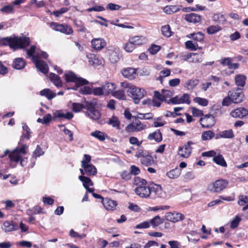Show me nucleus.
Wrapping results in <instances>:
<instances>
[{
    "mask_svg": "<svg viewBox=\"0 0 248 248\" xmlns=\"http://www.w3.org/2000/svg\"><path fill=\"white\" fill-rule=\"evenodd\" d=\"M1 43L4 45H9L10 48L16 50L19 48H23L28 46L30 43V40L27 37H7L2 38L1 40Z\"/></svg>",
    "mask_w": 248,
    "mask_h": 248,
    "instance_id": "obj_1",
    "label": "nucleus"
},
{
    "mask_svg": "<svg viewBox=\"0 0 248 248\" xmlns=\"http://www.w3.org/2000/svg\"><path fill=\"white\" fill-rule=\"evenodd\" d=\"M129 96L132 97L136 104H138L140 100L143 97L145 91L141 88H139L133 85L127 91Z\"/></svg>",
    "mask_w": 248,
    "mask_h": 248,
    "instance_id": "obj_2",
    "label": "nucleus"
},
{
    "mask_svg": "<svg viewBox=\"0 0 248 248\" xmlns=\"http://www.w3.org/2000/svg\"><path fill=\"white\" fill-rule=\"evenodd\" d=\"M65 80L66 82H74L78 86L86 85L88 81L82 78H78L71 71H68L64 74Z\"/></svg>",
    "mask_w": 248,
    "mask_h": 248,
    "instance_id": "obj_3",
    "label": "nucleus"
},
{
    "mask_svg": "<svg viewBox=\"0 0 248 248\" xmlns=\"http://www.w3.org/2000/svg\"><path fill=\"white\" fill-rule=\"evenodd\" d=\"M228 184L227 181L219 179L208 186L207 189L214 193L220 192L226 187Z\"/></svg>",
    "mask_w": 248,
    "mask_h": 248,
    "instance_id": "obj_4",
    "label": "nucleus"
},
{
    "mask_svg": "<svg viewBox=\"0 0 248 248\" xmlns=\"http://www.w3.org/2000/svg\"><path fill=\"white\" fill-rule=\"evenodd\" d=\"M229 96H231L232 102L235 104L242 102L245 97L242 89L239 87L229 91Z\"/></svg>",
    "mask_w": 248,
    "mask_h": 248,
    "instance_id": "obj_5",
    "label": "nucleus"
},
{
    "mask_svg": "<svg viewBox=\"0 0 248 248\" xmlns=\"http://www.w3.org/2000/svg\"><path fill=\"white\" fill-rule=\"evenodd\" d=\"M146 127V124H142L139 120L136 119L133 123L128 124L125 130L127 132H137L145 129Z\"/></svg>",
    "mask_w": 248,
    "mask_h": 248,
    "instance_id": "obj_6",
    "label": "nucleus"
},
{
    "mask_svg": "<svg viewBox=\"0 0 248 248\" xmlns=\"http://www.w3.org/2000/svg\"><path fill=\"white\" fill-rule=\"evenodd\" d=\"M50 26L55 31H60L65 34H71L73 32L72 27L67 24H60L52 22L50 23Z\"/></svg>",
    "mask_w": 248,
    "mask_h": 248,
    "instance_id": "obj_7",
    "label": "nucleus"
},
{
    "mask_svg": "<svg viewBox=\"0 0 248 248\" xmlns=\"http://www.w3.org/2000/svg\"><path fill=\"white\" fill-rule=\"evenodd\" d=\"M27 148V146L26 145H23L21 147L16 149L9 154V156L10 160L15 162H18L21 159L22 155L26 154V150Z\"/></svg>",
    "mask_w": 248,
    "mask_h": 248,
    "instance_id": "obj_8",
    "label": "nucleus"
},
{
    "mask_svg": "<svg viewBox=\"0 0 248 248\" xmlns=\"http://www.w3.org/2000/svg\"><path fill=\"white\" fill-rule=\"evenodd\" d=\"M168 103H171L173 104H179L186 103L189 104L190 101L189 100V95L187 93H184L182 96H176L169 100Z\"/></svg>",
    "mask_w": 248,
    "mask_h": 248,
    "instance_id": "obj_9",
    "label": "nucleus"
},
{
    "mask_svg": "<svg viewBox=\"0 0 248 248\" xmlns=\"http://www.w3.org/2000/svg\"><path fill=\"white\" fill-rule=\"evenodd\" d=\"M150 189L151 191L150 195L154 198H163L164 196V193L161 186L158 185L153 184L150 186Z\"/></svg>",
    "mask_w": 248,
    "mask_h": 248,
    "instance_id": "obj_10",
    "label": "nucleus"
},
{
    "mask_svg": "<svg viewBox=\"0 0 248 248\" xmlns=\"http://www.w3.org/2000/svg\"><path fill=\"white\" fill-rule=\"evenodd\" d=\"M193 144L191 141H188L186 144H185L183 147H180L178 151L179 155L181 157L187 158L191 153V145Z\"/></svg>",
    "mask_w": 248,
    "mask_h": 248,
    "instance_id": "obj_11",
    "label": "nucleus"
},
{
    "mask_svg": "<svg viewBox=\"0 0 248 248\" xmlns=\"http://www.w3.org/2000/svg\"><path fill=\"white\" fill-rule=\"evenodd\" d=\"M200 122L202 127L209 128L215 124V118L211 115H206L201 118Z\"/></svg>",
    "mask_w": 248,
    "mask_h": 248,
    "instance_id": "obj_12",
    "label": "nucleus"
},
{
    "mask_svg": "<svg viewBox=\"0 0 248 248\" xmlns=\"http://www.w3.org/2000/svg\"><path fill=\"white\" fill-rule=\"evenodd\" d=\"M33 62L39 71L44 74L48 72V67L46 62L40 60L37 57H33Z\"/></svg>",
    "mask_w": 248,
    "mask_h": 248,
    "instance_id": "obj_13",
    "label": "nucleus"
},
{
    "mask_svg": "<svg viewBox=\"0 0 248 248\" xmlns=\"http://www.w3.org/2000/svg\"><path fill=\"white\" fill-rule=\"evenodd\" d=\"M165 217L167 220L175 223L183 220L185 216L179 213L168 212L166 214Z\"/></svg>",
    "mask_w": 248,
    "mask_h": 248,
    "instance_id": "obj_14",
    "label": "nucleus"
},
{
    "mask_svg": "<svg viewBox=\"0 0 248 248\" xmlns=\"http://www.w3.org/2000/svg\"><path fill=\"white\" fill-rule=\"evenodd\" d=\"M150 186H139L135 190L136 193L141 198H148L151 194Z\"/></svg>",
    "mask_w": 248,
    "mask_h": 248,
    "instance_id": "obj_15",
    "label": "nucleus"
},
{
    "mask_svg": "<svg viewBox=\"0 0 248 248\" xmlns=\"http://www.w3.org/2000/svg\"><path fill=\"white\" fill-rule=\"evenodd\" d=\"M248 114V110L243 107L237 108L231 111V115L234 118H242Z\"/></svg>",
    "mask_w": 248,
    "mask_h": 248,
    "instance_id": "obj_16",
    "label": "nucleus"
},
{
    "mask_svg": "<svg viewBox=\"0 0 248 248\" xmlns=\"http://www.w3.org/2000/svg\"><path fill=\"white\" fill-rule=\"evenodd\" d=\"M78 179L83 183L84 187L89 192H93L94 191L93 188L89 187V186H92L93 185L91 179L83 175L79 176Z\"/></svg>",
    "mask_w": 248,
    "mask_h": 248,
    "instance_id": "obj_17",
    "label": "nucleus"
},
{
    "mask_svg": "<svg viewBox=\"0 0 248 248\" xmlns=\"http://www.w3.org/2000/svg\"><path fill=\"white\" fill-rule=\"evenodd\" d=\"M86 57L88 59L89 63L91 65L96 67L102 64V60L94 54L89 53L86 55Z\"/></svg>",
    "mask_w": 248,
    "mask_h": 248,
    "instance_id": "obj_18",
    "label": "nucleus"
},
{
    "mask_svg": "<svg viewBox=\"0 0 248 248\" xmlns=\"http://www.w3.org/2000/svg\"><path fill=\"white\" fill-rule=\"evenodd\" d=\"M54 118H58L61 119H65L71 120L74 116L72 113L70 112H64L63 110H57L53 113Z\"/></svg>",
    "mask_w": 248,
    "mask_h": 248,
    "instance_id": "obj_19",
    "label": "nucleus"
},
{
    "mask_svg": "<svg viewBox=\"0 0 248 248\" xmlns=\"http://www.w3.org/2000/svg\"><path fill=\"white\" fill-rule=\"evenodd\" d=\"M92 47L97 50H100L106 46V42L102 38H95L92 41Z\"/></svg>",
    "mask_w": 248,
    "mask_h": 248,
    "instance_id": "obj_20",
    "label": "nucleus"
},
{
    "mask_svg": "<svg viewBox=\"0 0 248 248\" xmlns=\"http://www.w3.org/2000/svg\"><path fill=\"white\" fill-rule=\"evenodd\" d=\"M220 63L223 66H227L229 69H235L238 67L239 64L232 62L231 58H224L221 60Z\"/></svg>",
    "mask_w": 248,
    "mask_h": 248,
    "instance_id": "obj_21",
    "label": "nucleus"
},
{
    "mask_svg": "<svg viewBox=\"0 0 248 248\" xmlns=\"http://www.w3.org/2000/svg\"><path fill=\"white\" fill-rule=\"evenodd\" d=\"M18 229V226L17 224L7 221H5L2 226V229L5 232L16 231Z\"/></svg>",
    "mask_w": 248,
    "mask_h": 248,
    "instance_id": "obj_22",
    "label": "nucleus"
},
{
    "mask_svg": "<svg viewBox=\"0 0 248 248\" xmlns=\"http://www.w3.org/2000/svg\"><path fill=\"white\" fill-rule=\"evenodd\" d=\"M102 202L104 207L107 210H113L117 205L116 201L108 198L103 199Z\"/></svg>",
    "mask_w": 248,
    "mask_h": 248,
    "instance_id": "obj_23",
    "label": "nucleus"
},
{
    "mask_svg": "<svg viewBox=\"0 0 248 248\" xmlns=\"http://www.w3.org/2000/svg\"><path fill=\"white\" fill-rule=\"evenodd\" d=\"M122 73L125 78L132 79L135 78L136 75V70L133 68H127L124 69L122 71Z\"/></svg>",
    "mask_w": 248,
    "mask_h": 248,
    "instance_id": "obj_24",
    "label": "nucleus"
},
{
    "mask_svg": "<svg viewBox=\"0 0 248 248\" xmlns=\"http://www.w3.org/2000/svg\"><path fill=\"white\" fill-rule=\"evenodd\" d=\"M185 19L188 22L196 23L199 22L201 20L200 15L195 13H190L185 16Z\"/></svg>",
    "mask_w": 248,
    "mask_h": 248,
    "instance_id": "obj_25",
    "label": "nucleus"
},
{
    "mask_svg": "<svg viewBox=\"0 0 248 248\" xmlns=\"http://www.w3.org/2000/svg\"><path fill=\"white\" fill-rule=\"evenodd\" d=\"M130 38L133 42L135 46L145 44L148 41L147 39L144 36H135Z\"/></svg>",
    "mask_w": 248,
    "mask_h": 248,
    "instance_id": "obj_26",
    "label": "nucleus"
},
{
    "mask_svg": "<svg viewBox=\"0 0 248 248\" xmlns=\"http://www.w3.org/2000/svg\"><path fill=\"white\" fill-rule=\"evenodd\" d=\"M234 137V134L232 129L224 130L220 132L216 136V139L219 138L232 139Z\"/></svg>",
    "mask_w": 248,
    "mask_h": 248,
    "instance_id": "obj_27",
    "label": "nucleus"
},
{
    "mask_svg": "<svg viewBox=\"0 0 248 248\" xmlns=\"http://www.w3.org/2000/svg\"><path fill=\"white\" fill-rule=\"evenodd\" d=\"M191 58L190 62L200 63L201 62L203 59V53H190Z\"/></svg>",
    "mask_w": 248,
    "mask_h": 248,
    "instance_id": "obj_28",
    "label": "nucleus"
},
{
    "mask_svg": "<svg viewBox=\"0 0 248 248\" xmlns=\"http://www.w3.org/2000/svg\"><path fill=\"white\" fill-rule=\"evenodd\" d=\"M50 79L52 82L57 87H61L62 86V83L60 77L54 73L50 74Z\"/></svg>",
    "mask_w": 248,
    "mask_h": 248,
    "instance_id": "obj_29",
    "label": "nucleus"
},
{
    "mask_svg": "<svg viewBox=\"0 0 248 248\" xmlns=\"http://www.w3.org/2000/svg\"><path fill=\"white\" fill-rule=\"evenodd\" d=\"M85 114L91 119L94 120H98L101 117L100 112L96 108L91 111H86Z\"/></svg>",
    "mask_w": 248,
    "mask_h": 248,
    "instance_id": "obj_30",
    "label": "nucleus"
},
{
    "mask_svg": "<svg viewBox=\"0 0 248 248\" xmlns=\"http://www.w3.org/2000/svg\"><path fill=\"white\" fill-rule=\"evenodd\" d=\"M97 105V102L93 99L91 101H85L84 103V108L87 111H91L96 108Z\"/></svg>",
    "mask_w": 248,
    "mask_h": 248,
    "instance_id": "obj_31",
    "label": "nucleus"
},
{
    "mask_svg": "<svg viewBox=\"0 0 248 248\" xmlns=\"http://www.w3.org/2000/svg\"><path fill=\"white\" fill-rule=\"evenodd\" d=\"M25 65V62L23 59L20 58L15 59L13 63V67L18 70L23 69Z\"/></svg>",
    "mask_w": 248,
    "mask_h": 248,
    "instance_id": "obj_32",
    "label": "nucleus"
},
{
    "mask_svg": "<svg viewBox=\"0 0 248 248\" xmlns=\"http://www.w3.org/2000/svg\"><path fill=\"white\" fill-rule=\"evenodd\" d=\"M150 140H154L156 142H160L162 140V134L159 130L150 134L148 136Z\"/></svg>",
    "mask_w": 248,
    "mask_h": 248,
    "instance_id": "obj_33",
    "label": "nucleus"
},
{
    "mask_svg": "<svg viewBox=\"0 0 248 248\" xmlns=\"http://www.w3.org/2000/svg\"><path fill=\"white\" fill-rule=\"evenodd\" d=\"M86 174L89 176L95 175L97 173V170L94 166L92 164H89L87 166L82 167Z\"/></svg>",
    "mask_w": 248,
    "mask_h": 248,
    "instance_id": "obj_34",
    "label": "nucleus"
},
{
    "mask_svg": "<svg viewBox=\"0 0 248 248\" xmlns=\"http://www.w3.org/2000/svg\"><path fill=\"white\" fill-rule=\"evenodd\" d=\"M181 172V170L179 168H175L174 169H172L169 171L167 172L166 173V175L170 179H176L178 178L180 175Z\"/></svg>",
    "mask_w": 248,
    "mask_h": 248,
    "instance_id": "obj_35",
    "label": "nucleus"
},
{
    "mask_svg": "<svg viewBox=\"0 0 248 248\" xmlns=\"http://www.w3.org/2000/svg\"><path fill=\"white\" fill-rule=\"evenodd\" d=\"M108 124L113 127H116L118 130L120 129V122L116 116H113L110 118Z\"/></svg>",
    "mask_w": 248,
    "mask_h": 248,
    "instance_id": "obj_36",
    "label": "nucleus"
},
{
    "mask_svg": "<svg viewBox=\"0 0 248 248\" xmlns=\"http://www.w3.org/2000/svg\"><path fill=\"white\" fill-rule=\"evenodd\" d=\"M102 86L105 94H112V93H113L114 90L116 88V85L112 83H107Z\"/></svg>",
    "mask_w": 248,
    "mask_h": 248,
    "instance_id": "obj_37",
    "label": "nucleus"
},
{
    "mask_svg": "<svg viewBox=\"0 0 248 248\" xmlns=\"http://www.w3.org/2000/svg\"><path fill=\"white\" fill-rule=\"evenodd\" d=\"M40 95L46 96L48 99L50 100L56 96V94L53 93L49 89H45L40 92Z\"/></svg>",
    "mask_w": 248,
    "mask_h": 248,
    "instance_id": "obj_38",
    "label": "nucleus"
},
{
    "mask_svg": "<svg viewBox=\"0 0 248 248\" xmlns=\"http://www.w3.org/2000/svg\"><path fill=\"white\" fill-rule=\"evenodd\" d=\"M246 77L242 75H237L235 78V83L237 86L243 87L245 84Z\"/></svg>",
    "mask_w": 248,
    "mask_h": 248,
    "instance_id": "obj_39",
    "label": "nucleus"
},
{
    "mask_svg": "<svg viewBox=\"0 0 248 248\" xmlns=\"http://www.w3.org/2000/svg\"><path fill=\"white\" fill-rule=\"evenodd\" d=\"M213 160L217 165H219L223 167H226L227 166V163L226 162L224 157L221 155L215 156L213 158Z\"/></svg>",
    "mask_w": 248,
    "mask_h": 248,
    "instance_id": "obj_40",
    "label": "nucleus"
},
{
    "mask_svg": "<svg viewBox=\"0 0 248 248\" xmlns=\"http://www.w3.org/2000/svg\"><path fill=\"white\" fill-rule=\"evenodd\" d=\"M140 162L142 165L149 166L154 163V160L153 157L151 155L147 154L146 155L140 159Z\"/></svg>",
    "mask_w": 248,
    "mask_h": 248,
    "instance_id": "obj_41",
    "label": "nucleus"
},
{
    "mask_svg": "<svg viewBox=\"0 0 248 248\" xmlns=\"http://www.w3.org/2000/svg\"><path fill=\"white\" fill-rule=\"evenodd\" d=\"M112 95L120 100H124L126 99V95L124 91L123 90H119L116 91H114L112 93Z\"/></svg>",
    "mask_w": 248,
    "mask_h": 248,
    "instance_id": "obj_42",
    "label": "nucleus"
},
{
    "mask_svg": "<svg viewBox=\"0 0 248 248\" xmlns=\"http://www.w3.org/2000/svg\"><path fill=\"white\" fill-rule=\"evenodd\" d=\"M91 135L102 141L105 140L107 137L104 133L99 130H95L92 132Z\"/></svg>",
    "mask_w": 248,
    "mask_h": 248,
    "instance_id": "obj_43",
    "label": "nucleus"
},
{
    "mask_svg": "<svg viewBox=\"0 0 248 248\" xmlns=\"http://www.w3.org/2000/svg\"><path fill=\"white\" fill-rule=\"evenodd\" d=\"M124 49L125 51L128 53L132 52L136 48L135 45L131 40V39L129 38L128 41L125 43L123 46Z\"/></svg>",
    "mask_w": 248,
    "mask_h": 248,
    "instance_id": "obj_44",
    "label": "nucleus"
},
{
    "mask_svg": "<svg viewBox=\"0 0 248 248\" xmlns=\"http://www.w3.org/2000/svg\"><path fill=\"white\" fill-rule=\"evenodd\" d=\"M27 55L29 57H31L32 60L33 61V57H38L39 52V50H36L35 46H32L29 49L27 50Z\"/></svg>",
    "mask_w": 248,
    "mask_h": 248,
    "instance_id": "obj_45",
    "label": "nucleus"
},
{
    "mask_svg": "<svg viewBox=\"0 0 248 248\" xmlns=\"http://www.w3.org/2000/svg\"><path fill=\"white\" fill-rule=\"evenodd\" d=\"M180 8L175 5L167 6L164 9V11L167 14H171L179 11Z\"/></svg>",
    "mask_w": 248,
    "mask_h": 248,
    "instance_id": "obj_46",
    "label": "nucleus"
},
{
    "mask_svg": "<svg viewBox=\"0 0 248 248\" xmlns=\"http://www.w3.org/2000/svg\"><path fill=\"white\" fill-rule=\"evenodd\" d=\"M199 83V80L197 79H190L185 85V87L188 90L193 89Z\"/></svg>",
    "mask_w": 248,
    "mask_h": 248,
    "instance_id": "obj_47",
    "label": "nucleus"
},
{
    "mask_svg": "<svg viewBox=\"0 0 248 248\" xmlns=\"http://www.w3.org/2000/svg\"><path fill=\"white\" fill-rule=\"evenodd\" d=\"M191 37L197 42H201L203 40L204 34L201 32L191 33L189 34Z\"/></svg>",
    "mask_w": 248,
    "mask_h": 248,
    "instance_id": "obj_48",
    "label": "nucleus"
},
{
    "mask_svg": "<svg viewBox=\"0 0 248 248\" xmlns=\"http://www.w3.org/2000/svg\"><path fill=\"white\" fill-rule=\"evenodd\" d=\"M213 19L214 21H217L220 24H223L226 21L225 16L221 13H217L214 15Z\"/></svg>",
    "mask_w": 248,
    "mask_h": 248,
    "instance_id": "obj_49",
    "label": "nucleus"
},
{
    "mask_svg": "<svg viewBox=\"0 0 248 248\" xmlns=\"http://www.w3.org/2000/svg\"><path fill=\"white\" fill-rule=\"evenodd\" d=\"M161 31L162 34L167 37H170L172 33L169 25L163 26L161 28Z\"/></svg>",
    "mask_w": 248,
    "mask_h": 248,
    "instance_id": "obj_50",
    "label": "nucleus"
},
{
    "mask_svg": "<svg viewBox=\"0 0 248 248\" xmlns=\"http://www.w3.org/2000/svg\"><path fill=\"white\" fill-rule=\"evenodd\" d=\"M215 136L214 133L212 131H204L202 135V139L203 140H210Z\"/></svg>",
    "mask_w": 248,
    "mask_h": 248,
    "instance_id": "obj_51",
    "label": "nucleus"
},
{
    "mask_svg": "<svg viewBox=\"0 0 248 248\" xmlns=\"http://www.w3.org/2000/svg\"><path fill=\"white\" fill-rule=\"evenodd\" d=\"M221 29V27L218 25H212L207 28V32L209 34H212L220 31Z\"/></svg>",
    "mask_w": 248,
    "mask_h": 248,
    "instance_id": "obj_52",
    "label": "nucleus"
},
{
    "mask_svg": "<svg viewBox=\"0 0 248 248\" xmlns=\"http://www.w3.org/2000/svg\"><path fill=\"white\" fill-rule=\"evenodd\" d=\"M162 222L163 221L161 218L158 216H157L151 219L149 223L150 224H151L154 227H155L162 223Z\"/></svg>",
    "mask_w": 248,
    "mask_h": 248,
    "instance_id": "obj_53",
    "label": "nucleus"
},
{
    "mask_svg": "<svg viewBox=\"0 0 248 248\" xmlns=\"http://www.w3.org/2000/svg\"><path fill=\"white\" fill-rule=\"evenodd\" d=\"M186 48L191 50H195L198 47L197 43L194 42L192 41H187L185 43Z\"/></svg>",
    "mask_w": 248,
    "mask_h": 248,
    "instance_id": "obj_54",
    "label": "nucleus"
},
{
    "mask_svg": "<svg viewBox=\"0 0 248 248\" xmlns=\"http://www.w3.org/2000/svg\"><path fill=\"white\" fill-rule=\"evenodd\" d=\"M23 132L22 133V137L23 138H27L30 139V129L29 127L26 124H24L22 126Z\"/></svg>",
    "mask_w": 248,
    "mask_h": 248,
    "instance_id": "obj_55",
    "label": "nucleus"
},
{
    "mask_svg": "<svg viewBox=\"0 0 248 248\" xmlns=\"http://www.w3.org/2000/svg\"><path fill=\"white\" fill-rule=\"evenodd\" d=\"M193 100L195 102L197 103L202 106L205 107L208 105V101L206 99L197 97H195Z\"/></svg>",
    "mask_w": 248,
    "mask_h": 248,
    "instance_id": "obj_56",
    "label": "nucleus"
},
{
    "mask_svg": "<svg viewBox=\"0 0 248 248\" xmlns=\"http://www.w3.org/2000/svg\"><path fill=\"white\" fill-rule=\"evenodd\" d=\"M238 203L240 206H244L248 203V195H241L239 196Z\"/></svg>",
    "mask_w": 248,
    "mask_h": 248,
    "instance_id": "obj_57",
    "label": "nucleus"
},
{
    "mask_svg": "<svg viewBox=\"0 0 248 248\" xmlns=\"http://www.w3.org/2000/svg\"><path fill=\"white\" fill-rule=\"evenodd\" d=\"M84 108V104L73 103L72 104V110L75 112H78Z\"/></svg>",
    "mask_w": 248,
    "mask_h": 248,
    "instance_id": "obj_58",
    "label": "nucleus"
},
{
    "mask_svg": "<svg viewBox=\"0 0 248 248\" xmlns=\"http://www.w3.org/2000/svg\"><path fill=\"white\" fill-rule=\"evenodd\" d=\"M240 221L241 218L238 216H235L231 222L230 227L232 229L236 228L238 226Z\"/></svg>",
    "mask_w": 248,
    "mask_h": 248,
    "instance_id": "obj_59",
    "label": "nucleus"
},
{
    "mask_svg": "<svg viewBox=\"0 0 248 248\" xmlns=\"http://www.w3.org/2000/svg\"><path fill=\"white\" fill-rule=\"evenodd\" d=\"M148 153L144 151L142 148H139L136 153L135 156L138 158H142L146 155Z\"/></svg>",
    "mask_w": 248,
    "mask_h": 248,
    "instance_id": "obj_60",
    "label": "nucleus"
},
{
    "mask_svg": "<svg viewBox=\"0 0 248 248\" xmlns=\"http://www.w3.org/2000/svg\"><path fill=\"white\" fill-rule=\"evenodd\" d=\"M92 93L93 94L97 96L102 95L105 94L103 86L93 88L92 90Z\"/></svg>",
    "mask_w": 248,
    "mask_h": 248,
    "instance_id": "obj_61",
    "label": "nucleus"
},
{
    "mask_svg": "<svg viewBox=\"0 0 248 248\" xmlns=\"http://www.w3.org/2000/svg\"><path fill=\"white\" fill-rule=\"evenodd\" d=\"M109 60L112 63L117 62L119 60L118 55L116 52H112L109 54Z\"/></svg>",
    "mask_w": 248,
    "mask_h": 248,
    "instance_id": "obj_62",
    "label": "nucleus"
},
{
    "mask_svg": "<svg viewBox=\"0 0 248 248\" xmlns=\"http://www.w3.org/2000/svg\"><path fill=\"white\" fill-rule=\"evenodd\" d=\"M161 47L159 46L152 45L148 49V51L151 54H156L160 49Z\"/></svg>",
    "mask_w": 248,
    "mask_h": 248,
    "instance_id": "obj_63",
    "label": "nucleus"
},
{
    "mask_svg": "<svg viewBox=\"0 0 248 248\" xmlns=\"http://www.w3.org/2000/svg\"><path fill=\"white\" fill-rule=\"evenodd\" d=\"M14 7L12 5H7L4 6L0 9V11L3 13L9 14L13 12Z\"/></svg>",
    "mask_w": 248,
    "mask_h": 248,
    "instance_id": "obj_64",
    "label": "nucleus"
}]
</instances>
